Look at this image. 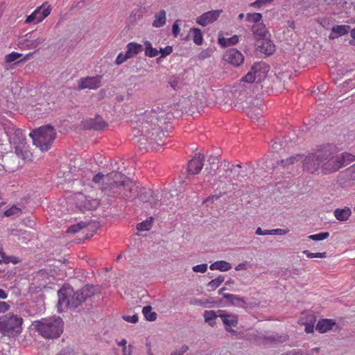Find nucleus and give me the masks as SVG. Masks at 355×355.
Wrapping results in <instances>:
<instances>
[{"instance_id": "obj_1", "label": "nucleus", "mask_w": 355, "mask_h": 355, "mask_svg": "<svg viewBox=\"0 0 355 355\" xmlns=\"http://www.w3.org/2000/svg\"><path fill=\"white\" fill-rule=\"evenodd\" d=\"M96 292L95 287L85 286L82 288L73 291L71 286H64L58 293V311L62 312L65 309H75L81 305L87 299L91 297Z\"/></svg>"}, {"instance_id": "obj_2", "label": "nucleus", "mask_w": 355, "mask_h": 355, "mask_svg": "<svg viewBox=\"0 0 355 355\" xmlns=\"http://www.w3.org/2000/svg\"><path fill=\"white\" fill-rule=\"evenodd\" d=\"M113 180L107 193L108 196L124 200L135 198L138 193V187L130 178L119 172H112Z\"/></svg>"}, {"instance_id": "obj_3", "label": "nucleus", "mask_w": 355, "mask_h": 355, "mask_svg": "<svg viewBox=\"0 0 355 355\" xmlns=\"http://www.w3.org/2000/svg\"><path fill=\"white\" fill-rule=\"evenodd\" d=\"M34 329L45 339H56L64 331V322L59 316L41 318L33 322Z\"/></svg>"}, {"instance_id": "obj_4", "label": "nucleus", "mask_w": 355, "mask_h": 355, "mask_svg": "<svg viewBox=\"0 0 355 355\" xmlns=\"http://www.w3.org/2000/svg\"><path fill=\"white\" fill-rule=\"evenodd\" d=\"M29 135L33 139L34 145L42 151H47L56 137V132L53 127L46 125L33 130Z\"/></svg>"}, {"instance_id": "obj_5", "label": "nucleus", "mask_w": 355, "mask_h": 355, "mask_svg": "<svg viewBox=\"0 0 355 355\" xmlns=\"http://www.w3.org/2000/svg\"><path fill=\"white\" fill-rule=\"evenodd\" d=\"M322 172L323 174H329L338 171L342 168L341 160L337 153L338 148L332 144H327L322 146Z\"/></svg>"}, {"instance_id": "obj_6", "label": "nucleus", "mask_w": 355, "mask_h": 355, "mask_svg": "<svg viewBox=\"0 0 355 355\" xmlns=\"http://www.w3.org/2000/svg\"><path fill=\"white\" fill-rule=\"evenodd\" d=\"M24 320L21 317L8 313L0 316V333L9 336H17L22 331Z\"/></svg>"}, {"instance_id": "obj_7", "label": "nucleus", "mask_w": 355, "mask_h": 355, "mask_svg": "<svg viewBox=\"0 0 355 355\" xmlns=\"http://www.w3.org/2000/svg\"><path fill=\"white\" fill-rule=\"evenodd\" d=\"M7 135L9 137L10 143L15 145V151L17 156L22 159H26L25 154L27 155L28 153L23 152L22 150V146L26 139L22 130L13 128L11 131L7 132Z\"/></svg>"}, {"instance_id": "obj_8", "label": "nucleus", "mask_w": 355, "mask_h": 355, "mask_svg": "<svg viewBox=\"0 0 355 355\" xmlns=\"http://www.w3.org/2000/svg\"><path fill=\"white\" fill-rule=\"evenodd\" d=\"M322 147L313 153L308 155L303 161V169L309 173H313L319 168L322 169Z\"/></svg>"}, {"instance_id": "obj_9", "label": "nucleus", "mask_w": 355, "mask_h": 355, "mask_svg": "<svg viewBox=\"0 0 355 355\" xmlns=\"http://www.w3.org/2000/svg\"><path fill=\"white\" fill-rule=\"evenodd\" d=\"M51 5L45 2L26 17L25 24H37L47 17L51 14Z\"/></svg>"}, {"instance_id": "obj_10", "label": "nucleus", "mask_w": 355, "mask_h": 355, "mask_svg": "<svg viewBox=\"0 0 355 355\" xmlns=\"http://www.w3.org/2000/svg\"><path fill=\"white\" fill-rule=\"evenodd\" d=\"M46 38L37 33L32 32L26 35V38L21 43L27 49H34L38 48L46 41Z\"/></svg>"}, {"instance_id": "obj_11", "label": "nucleus", "mask_w": 355, "mask_h": 355, "mask_svg": "<svg viewBox=\"0 0 355 355\" xmlns=\"http://www.w3.org/2000/svg\"><path fill=\"white\" fill-rule=\"evenodd\" d=\"M92 180L103 192L107 195L110 189V186H111L113 180L112 172L106 175L99 173L94 176Z\"/></svg>"}, {"instance_id": "obj_12", "label": "nucleus", "mask_w": 355, "mask_h": 355, "mask_svg": "<svg viewBox=\"0 0 355 355\" xmlns=\"http://www.w3.org/2000/svg\"><path fill=\"white\" fill-rule=\"evenodd\" d=\"M223 60L235 67H239L243 64L244 61V55L241 51L233 48L225 52L223 55Z\"/></svg>"}, {"instance_id": "obj_13", "label": "nucleus", "mask_w": 355, "mask_h": 355, "mask_svg": "<svg viewBox=\"0 0 355 355\" xmlns=\"http://www.w3.org/2000/svg\"><path fill=\"white\" fill-rule=\"evenodd\" d=\"M101 76L82 78L78 80V89H96L101 86Z\"/></svg>"}, {"instance_id": "obj_14", "label": "nucleus", "mask_w": 355, "mask_h": 355, "mask_svg": "<svg viewBox=\"0 0 355 355\" xmlns=\"http://www.w3.org/2000/svg\"><path fill=\"white\" fill-rule=\"evenodd\" d=\"M222 12V10H214L206 12L196 19V23L202 26H206L216 21Z\"/></svg>"}, {"instance_id": "obj_15", "label": "nucleus", "mask_w": 355, "mask_h": 355, "mask_svg": "<svg viewBox=\"0 0 355 355\" xmlns=\"http://www.w3.org/2000/svg\"><path fill=\"white\" fill-rule=\"evenodd\" d=\"M251 69L255 75L257 80L260 82L266 76L269 71V66L265 62H259L254 63L251 67Z\"/></svg>"}, {"instance_id": "obj_16", "label": "nucleus", "mask_w": 355, "mask_h": 355, "mask_svg": "<svg viewBox=\"0 0 355 355\" xmlns=\"http://www.w3.org/2000/svg\"><path fill=\"white\" fill-rule=\"evenodd\" d=\"M203 166V156L201 154L196 155L188 164L189 173L196 175L200 172Z\"/></svg>"}, {"instance_id": "obj_17", "label": "nucleus", "mask_w": 355, "mask_h": 355, "mask_svg": "<svg viewBox=\"0 0 355 355\" xmlns=\"http://www.w3.org/2000/svg\"><path fill=\"white\" fill-rule=\"evenodd\" d=\"M257 47L260 52L270 55L275 51V46L270 40L264 37L257 42Z\"/></svg>"}, {"instance_id": "obj_18", "label": "nucleus", "mask_w": 355, "mask_h": 355, "mask_svg": "<svg viewBox=\"0 0 355 355\" xmlns=\"http://www.w3.org/2000/svg\"><path fill=\"white\" fill-rule=\"evenodd\" d=\"M350 30L349 26L347 25H336L331 28L329 38L330 40H335L338 37L347 35Z\"/></svg>"}, {"instance_id": "obj_19", "label": "nucleus", "mask_w": 355, "mask_h": 355, "mask_svg": "<svg viewBox=\"0 0 355 355\" xmlns=\"http://www.w3.org/2000/svg\"><path fill=\"white\" fill-rule=\"evenodd\" d=\"M223 324L226 327V330L229 332H235L234 330L230 329L232 327H236L238 324V318L235 315L221 314L220 315Z\"/></svg>"}, {"instance_id": "obj_20", "label": "nucleus", "mask_w": 355, "mask_h": 355, "mask_svg": "<svg viewBox=\"0 0 355 355\" xmlns=\"http://www.w3.org/2000/svg\"><path fill=\"white\" fill-rule=\"evenodd\" d=\"M140 200L143 202H148L151 205H156L159 201V195L153 190L144 189V191L140 195Z\"/></svg>"}, {"instance_id": "obj_21", "label": "nucleus", "mask_w": 355, "mask_h": 355, "mask_svg": "<svg viewBox=\"0 0 355 355\" xmlns=\"http://www.w3.org/2000/svg\"><path fill=\"white\" fill-rule=\"evenodd\" d=\"M85 126L89 129L101 130L105 128L106 123L101 116H97L94 119L87 120Z\"/></svg>"}, {"instance_id": "obj_22", "label": "nucleus", "mask_w": 355, "mask_h": 355, "mask_svg": "<svg viewBox=\"0 0 355 355\" xmlns=\"http://www.w3.org/2000/svg\"><path fill=\"white\" fill-rule=\"evenodd\" d=\"M336 324V322L331 319H323L318 322L315 329L321 334L329 331Z\"/></svg>"}, {"instance_id": "obj_23", "label": "nucleus", "mask_w": 355, "mask_h": 355, "mask_svg": "<svg viewBox=\"0 0 355 355\" xmlns=\"http://www.w3.org/2000/svg\"><path fill=\"white\" fill-rule=\"evenodd\" d=\"M166 23V12L164 10H160L155 13L154 20L152 22V26L154 28H161Z\"/></svg>"}, {"instance_id": "obj_24", "label": "nucleus", "mask_w": 355, "mask_h": 355, "mask_svg": "<svg viewBox=\"0 0 355 355\" xmlns=\"http://www.w3.org/2000/svg\"><path fill=\"white\" fill-rule=\"evenodd\" d=\"M252 31L257 42L266 37V27L262 23L254 24Z\"/></svg>"}, {"instance_id": "obj_25", "label": "nucleus", "mask_w": 355, "mask_h": 355, "mask_svg": "<svg viewBox=\"0 0 355 355\" xmlns=\"http://www.w3.org/2000/svg\"><path fill=\"white\" fill-rule=\"evenodd\" d=\"M209 268L211 270H218L221 272H226L232 268V265L226 261H218L211 263Z\"/></svg>"}, {"instance_id": "obj_26", "label": "nucleus", "mask_w": 355, "mask_h": 355, "mask_svg": "<svg viewBox=\"0 0 355 355\" xmlns=\"http://www.w3.org/2000/svg\"><path fill=\"white\" fill-rule=\"evenodd\" d=\"M127 51L126 53L128 57L130 58H132L134 55H137L139 52L142 51V45L135 43V42H130L127 44Z\"/></svg>"}, {"instance_id": "obj_27", "label": "nucleus", "mask_w": 355, "mask_h": 355, "mask_svg": "<svg viewBox=\"0 0 355 355\" xmlns=\"http://www.w3.org/2000/svg\"><path fill=\"white\" fill-rule=\"evenodd\" d=\"M351 214V209L348 207H345L344 209H336L334 211V216L336 218L340 221L347 220Z\"/></svg>"}, {"instance_id": "obj_28", "label": "nucleus", "mask_w": 355, "mask_h": 355, "mask_svg": "<svg viewBox=\"0 0 355 355\" xmlns=\"http://www.w3.org/2000/svg\"><path fill=\"white\" fill-rule=\"evenodd\" d=\"M142 313L145 318L150 322L155 321L157 319V313L152 311V307L150 306H146L142 309Z\"/></svg>"}, {"instance_id": "obj_29", "label": "nucleus", "mask_w": 355, "mask_h": 355, "mask_svg": "<svg viewBox=\"0 0 355 355\" xmlns=\"http://www.w3.org/2000/svg\"><path fill=\"white\" fill-rule=\"evenodd\" d=\"M193 34V42L197 45H201L203 42V37L201 30L198 28H193L191 30Z\"/></svg>"}, {"instance_id": "obj_30", "label": "nucleus", "mask_w": 355, "mask_h": 355, "mask_svg": "<svg viewBox=\"0 0 355 355\" xmlns=\"http://www.w3.org/2000/svg\"><path fill=\"white\" fill-rule=\"evenodd\" d=\"M145 46V54L146 56L150 58L156 57L158 55L159 51L152 46L151 43L149 41L144 42Z\"/></svg>"}, {"instance_id": "obj_31", "label": "nucleus", "mask_w": 355, "mask_h": 355, "mask_svg": "<svg viewBox=\"0 0 355 355\" xmlns=\"http://www.w3.org/2000/svg\"><path fill=\"white\" fill-rule=\"evenodd\" d=\"M338 157L341 160L342 167L355 161V156L349 153H343Z\"/></svg>"}, {"instance_id": "obj_32", "label": "nucleus", "mask_w": 355, "mask_h": 355, "mask_svg": "<svg viewBox=\"0 0 355 355\" xmlns=\"http://www.w3.org/2000/svg\"><path fill=\"white\" fill-rule=\"evenodd\" d=\"M153 221V218L152 217H150L146 220L138 223L137 225V230L140 232L148 231L152 227Z\"/></svg>"}, {"instance_id": "obj_33", "label": "nucleus", "mask_w": 355, "mask_h": 355, "mask_svg": "<svg viewBox=\"0 0 355 355\" xmlns=\"http://www.w3.org/2000/svg\"><path fill=\"white\" fill-rule=\"evenodd\" d=\"M225 278L223 276L220 275L218 277L215 278L214 279H212L210 281L207 286L209 288H210L211 290L214 291L218 287L220 286V284L224 282Z\"/></svg>"}, {"instance_id": "obj_34", "label": "nucleus", "mask_w": 355, "mask_h": 355, "mask_svg": "<svg viewBox=\"0 0 355 355\" xmlns=\"http://www.w3.org/2000/svg\"><path fill=\"white\" fill-rule=\"evenodd\" d=\"M246 20L249 22L259 24V22L262 21V15L259 12L248 13Z\"/></svg>"}, {"instance_id": "obj_35", "label": "nucleus", "mask_w": 355, "mask_h": 355, "mask_svg": "<svg viewBox=\"0 0 355 355\" xmlns=\"http://www.w3.org/2000/svg\"><path fill=\"white\" fill-rule=\"evenodd\" d=\"M302 159L301 155H297L296 156H292L286 159H283L281 161V164L283 166H288L290 164H294L295 162H298Z\"/></svg>"}, {"instance_id": "obj_36", "label": "nucleus", "mask_w": 355, "mask_h": 355, "mask_svg": "<svg viewBox=\"0 0 355 355\" xmlns=\"http://www.w3.org/2000/svg\"><path fill=\"white\" fill-rule=\"evenodd\" d=\"M329 236V233L326 232H320L316 234H311L308 236L309 239L313 241H322L327 239Z\"/></svg>"}, {"instance_id": "obj_37", "label": "nucleus", "mask_w": 355, "mask_h": 355, "mask_svg": "<svg viewBox=\"0 0 355 355\" xmlns=\"http://www.w3.org/2000/svg\"><path fill=\"white\" fill-rule=\"evenodd\" d=\"M303 254H306L308 258H325L327 257V252H311L310 251L305 250L303 251Z\"/></svg>"}, {"instance_id": "obj_38", "label": "nucleus", "mask_w": 355, "mask_h": 355, "mask_svg": "<svg viewBox=\"0 0 355 355\" xmlns=\"http://www.w3.org/2000/svg\"><path fill=\"white\" fill-rule=\"evenodd\" d=\"M22 56V54L17 53V52H12L5 57V60L8 63L12 62L17 59L20 58Z\"/></svg>"}, {"instance_id": "obj_39", "label": "nucleus", "mask_w": 355, "mask_h": 355, "mask_svg": "<svg viewBox=\"0 0 355 355\" xmlns=\"http://www.w3.org/2000/svg\"><path fill=\"white\" fill-rule=\"evenodd\" d=\"M255 80H257V78H255V75L252 72V69H250V71H248V73L241 78V81L248 83H252Z\"/></svg>"}, {"instance_id": "obj_40", "label": "nucleus", "mask_w": 355, "mask_h": 355, "mask_svg": "<svg viewBox=\"0 0 355 355\" xmlns=\"http://www.w3.org/2000/svg\"><path fill=\"white\" fill-rule=\"evenodd\" d=\"M205 320L211 325V321L214 320L216 318V315L213 311H205L204 313Z\"/></svg>"}, {"instance_id": "obj_41", "label": "nucleus", "mask_w": 355, "mask_h": 355, "mask_svg": "<svg viewBox=\"0 0 355 355\" xmlns=\"http://www.w3.org/2000/svg\"><path fill=\"white\" fill-rule=\"evenodd\" d=\"M21 213V209L16 206H12L4 212L6 216H11L13 215H18Z\"/></svg>"}, {"instance_id": "obj_42", "label": "nucleus", "mask_w": 355, "mask_h": 355, "mask_svg": "<svg viewBox=\"0 0 355 355\" xmlns=\"http://www.w3.org/2000/svg\"><path fill=\"white\" fill-rule=\"evenodd\" d=\"M85 226V225L83 223H80L71 225L68 228L67 232L76 233V232H79L80 230H82Z\"/></svg>"}, {"instance_id": "obj_43", "label": "nucleus", "mask_w": 355, "mask_h": 355, "mask_svg": "<svg viewBox=\"0 0 355 355\" xmlns=\"http://www.w3.org/2000/svg\"><path fill=\"white\" fill-rule=\"evenodd\" d=\"M207 270V264H206V263L196 265L193 267V270L195 272L203 273V272H206Z\"/></svg>"}, {"instance_id": "obj_44", "label": "nucleus", "mask_w": 355, "mask_h": 355, "mask_svg": "<svg viewBox=\"0 0 355 355\" xmlns=\"http://www.w3.org/2000/svg\"><path fill=\"white\" fill-rule=\"evenodd\" d=\"M128 59H130V58L128 57L126 53L125 55H123V53H120L116 58L115 63L119 65L125 62Z\"/></svg>"}, {"instance_id": "obj_45", "label": "nucleus", "mask_w": 355, "mask_h": 355, "mask_svg": "<svg viewBox=\"0 0 355 355\" xmlns=\"http://www.w3.org/2000/svg\"><path fill=\"white\" fill-rule=\"evenodd\" d=\"M181 22L180 20H176L173 24L172 26V32L174 37H178V35L180 33V23Z\"/></svg>"}, {"instance_id": "obj_46", "label": "nucleus", "mask_w": 355, "mask_h": 355, "mask_svg": "<svg viewBox=\"0 0 355 355\" xmlns=\"http://www.w3.org/2000/svg\"><path fill=\"white\" fill-rule=\"evenodd\" d=\"M224 297L225 298H227V300L232 301V302H234V301L241 302H245L243 298L239 297L237 295H233V294L227 293V294H225L224 295Z\"/></svg>"}, {"instance_id": "obj_47", "label": "nucleus", "mask_w": 355, "mask_h": 355, "mask_svg": "<svg viewBox=\"0 0 355 355\" xmlns=\"http://www.w3.org/2000/svg\"><path fill=\"white\" fill-rule=\"evenodd\" d=\"M289 232L288 229H273L269 230V234L284 235Z\"/></svg>"}, {"instance_id": "obj_48", "label": "nucleus", "mask_w": 355, "mask_h": 355, "mask_svg": "<svg viewBox=\"0 0 355 355\" xmlns=\"http://www.w3.org/2000/svg\"><path fill=\"white\" fill-rule=\"evenodd\" d=\"M169 84L173 89H178L179 88V78L175 76H172L170 78Z\"/></svg>"}, {"instance_id": "obj_49", "label": "nucleus", "mask_w": 355, "mask_h": 355, "mask_svg": "<svg viewBox=\"0 0 355 355\" xmlns=\"http://www.w3.org/2000/svg\"><path fill=\"white\" fill-rule=\"evenodd\" d=\"M123 319L130 323H136L139 320L138 316L136 314L132 315H123Z\"/></svg>"}, {"instance_id": "obj_50", "label": "nucleus", "mask_w": 355, "mask_h": 355, "mask_svg": "<svg viewBox=\"0 0 355 355\" xmlns=\"http://www.w3.org/2000/svg\"><path fill=\"white\" fill-rule=\"evenodd\" d=\"M10 308V305L6 302L0 301V313H4Z\"/></svg>"}, {"instance_id": "obj_51", "label": "nucleus", "mask_w": 355, "mask_h": 355, "mask_svg": "<svg viewBox=\"0 0 355 355\" xmlns=\"http://www.w3.org/2000/svg\"><path fill=\"white\" fill-rule=\"evenodd\" d=\"M189 349V347L186 345H184L181 347L180 351H174L173 352L171 355H183L186 352H187Z\"/></svg>"}, {"instance_id": "obj_52", "label": "nucleus", "mask_w": 355, "mask_h": 355, "mask_svg": "<svg viewBox=\"0 0 355 355\" xmlns=\"http://www.w3.org/2000/svg\"><path fill=\"white\" fill-rule=\"evenodd\" d=\"M173 51L172 47L168 46L164 49H160V52L162 53V56H166L170 55Z\"/></svg>"}, {"instance_id": "obj_53", "label": "nucleus", "mask_w": 355, "mask_h": 355, "mask_svg": "<svg viewBox=\"0 0 355 355\" xmlns=\"http://www.w3.org/2000/svg\"><path fill=\"white\" fill-rule=\"evenodd\" d=\"M21 262V259L15 256H8V259L6 263H12L13 264H17Z\"/></svg>"}, {"instance_id": "obj_54", "label": "nucleus", "mask_w": 355, "mask_h": 355, "mask_svg": "<svg viewBox=\"0 0 355 355\" xmlns=\"http://www.w3.org/2000/svg\"><path fill=\"white\" fill-rule=\"evenodd\" d=\"M8 256L3 252L2 248H0V263H7Z\"/></svg>"}, {"instance_id": "obj_55", "label": "nucleus", "mask_w": 355, "mask_h": 355, "mask_svg": "<svg viewBox=\"0 0 355 355\" xmlns=\"http://www.w3.org/2000/svg\"><path fill=\"white\" fill-rule=\"evenodd\" d=\"M239 42V37L236 35L228 38V46L235 45Z\"/></svg>"}, {"instance_id": "obj_56", "label": "nucleus", "mask_w": 355, "mask_h": 355, "mask_svg": "<svg viewBox=\"0 0 355 355\" xmlns=\"http://www.w3.org/2000/svg\"><path fill=\"white\" fill-rule=\"evenodd\" d=\"M218 43L222 46H228V38L219 36V37H218Z\"/></svg>"}, {"instance_id": "obj_57", "label": "nucleus", "mask_w": 355, "mask_h": 355, "mask_svg": "<svg viewBox=\"0 0 355 355\" xmlns=\"http://www.w3.org/2000/svg\"><path fill=\"white\" fill-rule=\"evenodd\" d=\"M256 234L258 235H268L269 230H262L261 227H258L256 230Z\"/></svg>"}, {"instance_id": "obj_58", "label": "nucleus", "mask_w": 355, "mask_h": 355, "mask_svg": "<svg viewBox=\"0 0 355 355\" xmlns=\"http://www.w3.org/2000/svg\"><path fill=\"white\" fill-rule=\"evenodd\" d=\"M314 327L313 324H306L305 326V331L307 334H311L313 332Z\"/></svg>"}, {"instance_id": "obj_59", "label": "nucleus", "mask_w": 355, "mask_h": 355, "mask_svg": "<svg viewBox=\"0 0 355 355\" xmlns=\"http://www.w3.org/2000/svg\"><path fill=\"white\" fill-rule=\"evenodd\" d=\"M8 297V294L5 292L4 290L0 289V299L6 300Z\"/></svg>"}, {"instance_id": "obj_60", "label": "nucleus", "mask_w": 355, "mask_h": 355, "mask_svg": "<svg viewBox=\"0 0 355 355\" xmlns=\"http://www.w3.org/2000/svg\"><path fill=\"white\" fill-rule=\"evenodd\" d=\"M131 352H132V350H131L130 345L129 346L128 350H127V347H125V348H123V355H131Z\"/></svg>"}, {"instance_id": "obj_61", "label": "nucleus", "mask_w": 355, "mask_h": 355, "mask_svg": "<svg viewBox=\"0 0 355 355\" xmlns=\"http://www.w3.org/2000/svg\"><path fill=\"white\" fill-rule=\"evenodd\" d=\"M250 6L257 8H260L262 6L259 0H257L254 2L252 3Z\"/></svg>"}, {"instance_id": "obj_62", "label": "nucleus", "mask_w": 355, "mask_h": 355, "mask_svg": "<svg viewBox=\"0 0 355 355\" xmlns=\"http://www.w3.org/2000/svg\"><path fill=\"white\" fill-rule=\"evenodd\" d=\"M126 343H127L126 340L125 339H123L119 343H118V345L119 346H122V347H123V348H125V347H126Z\"/></svg>"}, {"instance_id": "obj_63", "label": "nucleus", "mask_w": 355, "mask_h": 355, "mask_svg": "<svg viewBox=\"0 0 355 355\" xmlns=\"http://www.w3.org/2000/svg\"><path fill=\"white\" fill-rule=\"evenodd\" d=\"M245 268V264L244 263H240L239 264L236 268H235V270H243Z\"/></svg>"}, {"instance_id": "obj_64", "label": "nucleus", "mask_w": 355, "mask_h": 355, "mask_svg": "<svg viewBox=\"0 0 355 355\" xmlns=\"http://www.w3.org/2000/svg\"><path fill=\"white\" fill-rule=\"evenodd\" d=\"M261 5L263 6V5H266L267 3H270L271 2H272L274 0H259Z\"/></svg>"}]
</instances>
